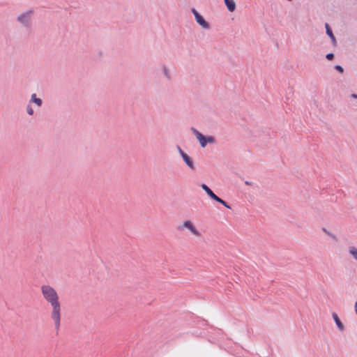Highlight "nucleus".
<instances>
[{
	"label": "nucleus",
	"mask_w": 357,
	"mask_h": 357,
	"mask_svg": "<svg viewBox=\"0 0 357 357\" xmlns=\"http://www.w3.org/2000/svg\"><path fill=\"white\" fill-rule=\"evenodd\" d=\"M351 97H352L353 98L356 99V98H357V94H356V93H352V94H351Z\"/></svg>",
	"instance_id": "24"
},
{
	"label": "nucleus",
	"mask_w": 357,
	"mask_h": 357,
	"mask_svg": "<svg viewBox=\"0 0 357 357\" xmlns=\"http://www.w3.org/2000/svg\"><path fill=\"white\" fill-rule=\"evenodd\" d=\"M192 12L195 15L197 11L195 8H192Z\"/></svg>",
	"instance_id": "25"
},
{
	"label": "nucleus",
	"mask_w": 357,
	"mask_h": 357,
	"mask_svg": "<svg viewBox=\"0 0 357 357\" xmlns=\"http://www.w3.org/2000/svg\"><path fill=\"white\" fill-rule=\"evenodd\" d=\"M332 317H333L338 329L340 331H343L344 330V324L340 321V318L338 317L337 314L335 312H333L332 314Z\"/></svg>",
	"instance_id": "8"
},
{
	"label": "nucleus",
	"mask_w": 357,
	"mask_h": 357,
	"mask_svg": "<svg viewBox=\"0 0 357 357\" xmlns=\"http://www.w3.org/2000/svg\"><path fill=\"white\" fill-rule=\"evenodd\" d=\"M185 227L188 229H189L192 234L195 235L196 236H200L201 234L200 232L195 228L192 222L190 220H185L183 222V225H178L177 227V229L179 231H182L183 228Z\"/></svg>",
	"instance_id": "3"
},
{
	"label": "nucleus",
	"mask_w": 357,
	"mask_h": 357,
	"mask_svg": "<svg viewBox=\"0 0 357 357\" xmlns=\"http://www.w3.org/2000/svg\"><path fill=\"white\" fill-rule=\"evenodd\" d=\"M355 311L357 314V302H356V303H355Z\"/></svg>",
	"instance_id": "26"
},
{
	"label": "nucleus",
	"mask_w": 357,
	"mask_h": 357,
	"mask_svg": "<svg viewBox=\"0 0 357 357\" xmlns=\"http://www.w3.org/2000/svg\"><path fill=\"white\" fill-rule=\"evenodd\" d=\"M326 58L328 59V60H332L334 58V54L333 53H328L326 55Z\"/></svg>",
	"instance_id": "19"
},
{
	"label": "nucleus",
	"mask_w": 357,
	"mask_h": 357,
	"mask_svg": "<svg viewBox=\"0 0 357 357\" xmlns=\"http://www.w3.org/2000/svg\"><path fill=\"white\" fill-rule=\"evenodd\" d=\"M322 231L326 234L328 236H329L330 237H331L333 240H336V236L335 235H334L333 234L331 233L330 231H328L326 228L323 227L322 228Z\"/></svg>",
	"instance_id": "15"
},
{
	"label": "nucleus",
	"mask_w": 357,
	"mask_h": 357,
	"mask_svg": "<svg viewBox=\"0 0 357 357\" xmlns=\"http://www.w3.org/2000/svg\"><path fill=\"white\" fill-rule=\"evenodd\" d=\"M194 15H195V17L196 20V19H197V17H199L201 15L198 12H197Z\"/></svg>",
	"instance_id": "22"
},
{
	"label": "nucleus",
	"mask_w": 357,
	"mask_h": 357,
	"mask_svg": "<svg viewBox=\"0 0 357 357\" xmlns=\"http://www.w3.org/2000/svg\"><path fill=\"white\" fill-rule=\"evenodd\" d=\"M34 16V10L31 8L19 14L16 22L23 28L29 30L32 28Z\"/></svg>",
	"instance_id": "2"
},
{
	"label": "nucleus",
	"mask_w": 357,
	"mask_h": 357,
	"mask_svg": "<svg viewBox=\"0 0 357 357\" xmlns=\"http://www.w3.org/2000/svg\"><path fill=\"white\" fill-rule=\"evenodd\" d=\"M177 149L181 157H183L184 154H186V153H185L179 146H177Z\"/></svg>",
	"instance_id": "20"
},
{
	"label": "nucleus",
	"mask_w": 357,
	"mask_h": 357,
	"mask_svg": "<svg viewBox=\"0 0 357 357\" xmlns=\"http://www.w3.org/2000/svg\"><path fill=\"white\" fill-rule=\"evenodd\" d=\"M206 140L207 141V144H215V138L213 136H206Z\"/></svg>",
	"instance_id": "16"
},
{
	"label": "nucleus",
	"mask_w": 357,
	"mask_h": 357,
	"mask_svg": "<svg viewBox=\"0 0 357 357\" xmlns=\"http://www.w3.org/2000/svg\"><path fill=\"white\" fill-rule=\"evenodd\" d=\"M26 112H27V114H28L29 115H30V116L33 115V114H34V111H33V109L32 107H31L30 105H26Z\"/></svg>",
	"instance_id": "17"
},
{
	"label": "nucleus",
	"mask_w": 357,
	"mask_h": 357,
	"mask_svg": "<svg viewBox=\"0 0 357 357\" xmlns=\"http://www.w3.org/2000/svg\"><path fill=\"white\" fill-rule=\"evenodd\" d=\"M201 188L205 191V192L211 199L214 200L215 199L217 198V195L205 183H202L201 185Z\"/></svg>",
	"instance_id": "6"
},
{
	"label": "nucleus",
	"mask_w": 357,
	"mask_h": 357,
	"mask_svg": "<svg viewBox=\"0 0 357 357\" xmlns=\"http://www.w3.org/2000/svg\"><path fill=\"white\" fill-rule=\"evenodd\" d=\"M41 293L45 300L52 307L51 319L54 321V328L58 333L61 323V303L56 291L51 286L45 284L41 287Z\"/></svg>",
	"instance_id": "1"
},
{
	"label": "nucleus",
	"mask_w": 357,
	"mask_h": 357,
	"mask_svg": "<svg viewBox=\"0 0 357 357\" xmlns=\"http://www.w3.org/2000/svg\"><path fill=\"white\" fill-rule=\"evenodd\" d=\"M196 22L204 29H208L210 28L209 23L204 20L202 15L197 17V19H196Z\"/></svg>",
	"instance_id": "9"
},
{
	"label": "nucleus",
	"mask_w": 357,
	"mask_h": 357,
	"mask_svg": "<svg viewBox=\"0 0 357 357\" xmlns=\"http://www.w3.org/2000/svg\"><path fill=\"white\" fill-rule=\"evenodd\" d=\"M325 27H326V34L331 39L333 45L336 46L337 45V40H336V38H335V36H334V34L333 33V31H332L331 28L330 27L329 24H327V23H326Z\"/></svg>",
	"instance_id": "5"
},
{
	"label": "nucleus",
	"mask_w": 357,
	"mask_h": 357,
	"mask_svg": "<svg viewBox=\"0 0 357 357\" xmlns=\"http://www.w3.org/2000/svg\"><path fill=\"white\" fill-rule=\"evenodd\" d=\"M245 184L247 185H252V183L248 181H245Z\"/></svg>",
	"instance_id": "23"
},
{
	"label": "nucleus",
	"mask_w": 357,
	"mask_h": 357,
	"mask_svg": "<svg viewBox=\"0 0 357 357\" xmlns=\"http://www.w3.org/2000/svg\"><path fill=\"white\" fill-rule=\"evenodd\" d=\"M177 149L181 157H183L184 154H186V153H185L179 146H177Z\"/></svg>",
	"instance_id": "21"
},
{
	"label": "nucleus",
	"mask_w": 357,
	"mask_h": 357,
	"mask_svg": "<svg viewBox=\"0 0 357 357\" xmlns=\"http://www.w3.org/2000/svg\"><path fill=\"white\" fill-rule=\"evenodd\" d=\"M162 72H163V74H164L165 78L167 80H170L172 79L170 71L166 66H163Z\"/></svg>",
	"instance_id": "13"
},
{
	"label": "nucleus",
	"mask_w": 357,
	"mask_h": 357,
	"mask_svg": "<svg viewBox=\"0 0 357 357\" xmlns=\"http://www.w3.org/2000/svg\"><path fill=\"white\" fill-rule=\"evenodd\" d=\"M225 4L230 12H233L236 9V3L234 0H224Z\"/></svg>",
	"instance_id": "10"
},
{
	"label": "nucleus",
	"mask_w": 357,
	"mask_h": 357,
	"mask_svg": "<svg viewBox=\"0 0 357 357\" xmlns=\"http://www.w3.org/2000/svg\"><path fill=\"white\" fill-rule=\"evenodd\" d=\"M349 252L353 257V258L357 261V248L354 246H350L349 248Z\"/></svg>",
	"instance_id": "12"
},
{
	"label": "nucleus",
	"mask_w": 357,
	"mask_h": 357,
	"mask_svg": "<svg viewBox=\"0 0 357 357\" xmlns=\"http://www.w3.org/2000/svg\"><path fill=\"white\" fill-rule=\"evenodd\" d=\"M335 69L336 70H337L340 73H344V68L341 66H340V65H335Z\"/></svg>",
	"instance_id": "18"
},
{
	"label": "nucleus",
	"mask_w": 357,
	"mask_h": 357,
	"mask_svg": "<svg viewBox=\"0 0 357 357\" xmlns=\"http://www.w3.org/2000/svg\"><path fill=\"white\" fill-rule=\"evenodd\" d=\"M30 102L35 103L39 107H41L43 105V100L40 98H37L36 93H33L31 95V99H30Z\"/></svg>",
	"instance_id": "11"
},
{
	"label": "nucleus",
	"mask_w": 357,
	"mask_h": 357,
	"mask_svg": "<svg viewBox=\"0 0 357 357\" xmlns=\"http://www.w3.org/2000/svg\"><path fill=\"white\" fill-rule=\"evenodd\" d=\"M214 201H216L217 202L220 203L221 204H222L224 206H225L227 208H229V209L231 208V206L226 202H225L223 199H222L221 198H220L218 196H217V198L214 199Z\"/></svg>",
	"instance_id": "14"
},
{
	"label": "nucleus",
	"mask_w": 357,
	"mask_h": 357,
	"mask_svg": "<svg viewBox=\"0 0 357 357\" xmlns=\"http://www.w3.org/2000/svg\"><path fill=\"white\" fill-rule=\"evenodd\" d=\"M183 161L185 162V163L186 164V165L192 170H195V165H194V162L192 160V158L186 153V154H184L183 156L182 157Z\"/></svg>",
	"instance_id": "7"
},
{
	"label": "nucleus",
	"mask_w": 357,
	"mask_h": 357,
	"mask_svg": "<svg viewBox=\"0 0 357 357\" xmlns=\"http://www.w3.org/2000/svg\"><path fill=\"white\" fill-rule=\"evenodd\" d=\"M192 132L195 134L197 139L199 142L200 146L202 148H204L207 144V141L206 140V136L202 134L199 131H198L195 128H191Z\"/></svg>",
	"instance_id": "4"
}]
</instances>
